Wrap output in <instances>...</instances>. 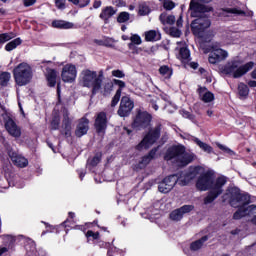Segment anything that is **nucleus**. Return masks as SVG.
<instances>
[{
    "mask_svg": "<svg viewBox=\"0 0 256 256\" xmlns=\"http://www.w3.org/2000/svg\"><path fill=\"white\" fill-rule=\"evenodd\" d=\"M225 185H227V177L222 175L215 179L213 170L200 174L196 181V188L199 191H208L204 198V205H211L220 195H223Z\"/></svg>",
    "mask_w": 256,
    "mask_h": 256,
    "instance_id": "1",
    "label": "nucleus"
},
{
    "mask_svg": "<svg viewBox=\"0 0 256 256\" xmlns=\"http://www.w3.org/2000/svg\"><path fill=\"white\" fill-rule=\"evenodd\" d=\"M255 67V62L250 61L246 64L241 66V61L239 60H233L231 62H228L223 68L222 73L224 75H232L234 79H239L243 77V75H246V73H249L251 69Z\"/></svg>",
    "mask_w": 256,
    "mask_h": 256,
    "instance_id": "2",
    "label": "nucleus"
},
{
    "mask_svg": "<svg viewBox=\"0 0 256 256\" xmlns=\"http://www.w3.org/2000/svg\"><path fill=\"white\" fill-rule=\"evenodd\" d=\"M12 73L18 87H25V85H29L33 80V68L26 62L18 64Z\"/></svg>",
    "mask_w": 256,
    "mask_h": 256,
    "instance_id": "3",
    "label": "nucleus"
},
{
    "mask_svg": "<svg viewBox=\"0 0 256 256\" xmlns=\"http://www.w3.org/2000/svg\"><path fill=\"white\" fill-rule=\"evenodd\" d=\"M82 81L84 87H92V95H97L103 85V70L99 71L98 76L96 71L84 70Z\"/></svg>",
    "mask_w": 256,
    "mask_h": 256,
    "instance_id": "4",
    "label": "nucleus"
},
{
    "mask_svg": "<svg viewBox=\"0 0 256 256\" xmlns=\"http://www.w3.org/2000/svg\"><path fill=\"white\" fill-rule=\"evenodd\" d=\"M226 195L229 197V205L231 207H238V205H249L251 203V196L247 192H242L237 186L228 187Z\"/></svg>",
    "mask_w": 256,
    "mask_h": 256,
    "instance_id": "5",
    "label": "nucleus"
},
{
    "mask_svg": "<svg viewBox=\"0 0 256 256\" xmlns=\"http://www.w3.org/2000/svg\"><path fill=\"white\" fill-rule=\"evenodd\" d=\"M162 125L158 124L154 128L150 129L143 139L135 146L136 151H143V149H149L159 141L161 137Z\"/></svg>",
    "mask_w": 256,
    "mask_h": 256,
    "instance_id": "6",
    "label": "nucleus"
},
{
    "mask_svg": "<svg viewBox=\"0 0 256 256\" xmlns=\"http://www.w3.org/2000/svg\"><path fill=\"white\" fill-rule=\"evenodd\" d=\"M151 121H153V116L149 114V112L139 110L131 124V127L132 129L141 131V129H147V127L151 125Z\"/></svg>",
    "mask_w": 256,
    "mask_h": 256,
    "instance_id": "7",
    "label": "nucleus"
},
{
    "mask_svg": "<svg viewBox=\"0 0 256 256\" xmlns=\"http://www.w3.org/2000/svg\"><path fill=\"white\" fill-rule=\"evenodd\" d=\"M190 27L195 37H203L206 29L211 27V20L207 17H199L191 22Z\"/></svg>",
    "mask_w": 256,
    "mask_h": 256,
    "instance_id": "8",
    "label": "nucleus"
},
{
    "mask_svg": "<svg viewBox=\"0 0 256 256\" xmlns=\"http://www.w3.org/2000/svg\"><path fill=\"white\" fill-rule=\"evenodd\" d=\"M177 183L181 185V180H179L178 174L166 176L161 182L158 183V191L164 194L170 193Z\"/></svg>",
    "mask_w": 256,
    "mask_h": 256,
    "instance_id": "9",
    "label": "nucleus"
},
{
    "mask_svg": "<svg viewBox=\"0 0 256 256\" xmlns=\"http://www.w3.org/2000/svg\"><path fill=\"white\" fill-rule=\"evenodd\" d=\"M108 125H109V120L107 119V113L99 112L96 115V118L94 120V129L97 135L101 137H105V134L107 133Z\"/></svg>",
    "mask_w": 256,
    "mask_h": 256,
    "instance_id": "10",
    "label": "nucleus"
},
{
    "mask_svg": "<svg viewBox=\"0 0 256 256\" xmlns=\"http://www.w3.org/2000/svg\"><path fill=\"white\" fill-rule=\"evenodd\" d=\"M187 152V148H185L182 144H174L166 150L164 154L165 161H173V159H176L178 161L179 158L182 157V155H185Z\"/></svg>",
    "mask_w": 256,
    "mask_h": 256,
    "instance_id": "11",
    "label": "nucleus"
},
{
    "mask_svg": "<svg viewBox=\"0 0 256 256\" xmlns=\"http://www.w3.org/2000/svg\"><path fill=\"white\" fill-rule=\"evenodd\" d=\"M135 107V103L129 96H123L120 100V106L117 111L119 117H129L133 108Z\"/></svg>",
    "mask_w": 256,
    "mask_h": 256,
    "instance_id": "12",
    "label": "nucleus"
},
{
    "mask_svg": "<svg viewBox=\"0 0 256 256\" xmlns=\"http://www.w3.org/2000/svg\"><path fill=\"white\" fill-rule=\"evenodd\" d=\"M4 127L11 137H14L15 139L21 137V127L17 125L11 116L4 117Z\"/></svg>",
    "mask_w": 256,
    "mask_h": 256,
    "instance_id": "13",
    "label": "nucleus"
},
{
    "mask_svg": "<svg viewBox=\"0 0 256 256\" xmlns=\"http://www.w3.org/2000/svg\"><path fill=\"white\" fill-rule=\"evenodd\" d=\"M61 77L64 83H73L77 79V67L73 64H66L62 68Z\"/></svg>",
    "mask_w": 256,
    "mask_h": 256,
    "instance_id": "14",
    "label": "nucleus"
},
{
    "mask_svg": "<svg viewBox=\"0 0 256 256\" xmlns=\"http://www.w3.org/2000/svg\"><path fill=\"white\" fill-rule=\"evenodd\" d=\"M189 10L191 11V17H197V13H210V11H213V7L205 6V4H201L197 0H191Z\"/></svg>",
    "mask_w": 256,
    "mask_h": 256,
    "instance_id": "15",
    "label": "nucleus"
},
{
    "mask_svg": "<svg viewBox=\"0 0 256 256\" xmlns=\"http://www.w3.org/2000/svg\"><path fill=\"white\" fill-rule=\"evenodd\" d=\"M157 151H159V146L152 148L148 152V154L141 157L140 161L135 165V168L139 169V170L145 169L147 167V165H149V163H151V161H153V159H155V157L157 155Z\"/></svg>",
    "mask_w": 256,
    "mask_h": 256,
    "instance_id": "16",
    "label": "nucleus"
},
{
    "mask_svg": "<svg viewBox=\"0 0 256 256\" xmlns=\"http://www.w3.org/2000/svg\"><path fill=\"white\" fill-rule=\"evenodd\" d=\"M228 56L229 54L227 53V51L221 48H217L210 52L208 61L209 63H211V65H217V63H221V61H225Z\"/></svg>",
    "mask_w": 256,
    "mask_h": 256,
    "instance_id": "17",
    "label": "nucleus"
},
{
    "mask_svg": "<svg viewBox=\"0 0 256 256\" xmlns=\"http://www.w3.org/2000/svg\"><path fill=\"white\" fill-rule=\"evenodd\" d=\"M195 209L194 205H183L182 207L173 210L169 217L171 221H181L183 219V215H186V213H191Z\"/></svg>",
    "mask_w": 256,
    "mask_h": 256,
    "instance_id": "18",
    "label": "nucleus"
},
{
    "mask_svg": "<svg viewBox=\"0 0 256 256\" xmlns=\"http://www.w3.org/2000/svg\"><path fill=\"white\" fill-rule=\"evenodd\" d=\"M201 171H203V166H190L188 172L184 175V179L180 180V184L187 185L189 181H193L198 175H201Z\"/></svg>",
    "mask_w": 256,
    "mask_h": 256,
    "instance_id": "19",
    "label": "nucleus"
},
{
    "mask_svg": "<svg viewBox=\"0 0 256 256\" xmlns=\"http://www.w3.org/2000/svg\"><path fill=\"white\" fill-rule=\"evenodd\" d=\"M72 123L73 122L71 121V118H69V110L67 108H64L62 120V129H64V132L61 133L66 139H69V137H71Z\"/></svg>",
    "mask_w": 256,
    "mask_h": 256,
    "instance_id": "20",
    "label": "nucleus"
},
{
    "mask_svg": "<svg viewBox=\"0 0 256 256\" xmlns=\"http://www.w3.org/2000/svg\"><path fill=\"white\" fill-rule=\"evenodd\" d=\"M89 133V120L87 117H82L78 120V124L75 129V136L80 139L84 135Z\"/></svg>",
    "mask_w": 256,
    "mask_h": 256,
    "instance_id": "21",
    "label": "nucleus"
},
{
    "mask_svg": "<svg viewBox=\"0 0 256 256\" xmlns=\"http://www.w3.org/2000/svg\"><path fill=\"white\" fill-rule=\"evenodd\" d=\"M8 155L11 159V161L14 163V165H16V167H27V165H29V160H27V158L17 154V152L15 151H9Z\"/></svg>",
    "mask_w": 256,
    "mask_h": 256,
    "instance_id": "22",
    "label": "nucleus"
},
{
    "mask_svg": "<svg viewBox=\"0 0 256 256\" xmlns=\"http://www.w3.org/2000/svg\"><path fill=\"white\" fill-rule=\"evenodd\" d=\"M117 13V10L113 6H106L102 9L99 17L104 21L105 25L109 23V19Z\"/></svg>",
    "mask_w": 256,
    "mask_h": 256,
    "instance_id": "23",
    "label": "nucleus"
},
{
    "mask_svg": "<svg viewBox=\"0 0 256 256\" xmlns=\"http://www.w3.org/2000/svg\"><path fill=\"white\" fill-rule=\"evenodd\" d=\"M46 81L48 87H55L57 85V70L55 69H48L46 74Z\"/></svg>",
    "mask_w": 256,
    "mask_h": 256,
    "instance_id": "24",
    "label": "nucleus"
},
{
    "mask_svg": "<svg viewBox=\"0 0 256 256\" xmlns=\"http://www.w3.org/2000/svg\"><path fill=\"white\" fill-rule=\"evenodd\" d=\"M52 27L54 29H73L75 24L73 22H67L65 20H54L52 21Z\"/></svg>",
    "mask_w": 256,
    "mask_h": 256,
    "instance_id": "25",
    "label": "nucleus"
},
{
    "mask_svg": "<svg viewBox=\"0 0 256 256\" xmlns=\"http://www.w3.org/2000/svg\"><path fill=\"white\" fill-rule=\"evenodd\" d=\"M195 156L190 153H184L180 158L177 160V163H180L181 167H187L189 163H193Z\"/></svg>",
    "mask_w": 256,
    "mask_h": 256,
    "instance_id": "26",
    "label": "nucleus"
},
{
    "mask_svg": "<svg viewBox=\"0 0 256 256\" xmlns=\"http://www.w3.org/2000/svg\"><path fill=\"white\" fill-rule=\"evenodd\" d=\"M206 241H209L208 235L202 236L200 239L192 242L190 244V250L191 251H199V249H201V247H203V245L206 243Z\"/></svg>",
    "mask_w": 256,
    "mask_h": 256,
    "instance_id": "27",
    "label": "nucleus"
},
{
    "mask_svg": "<svg viewBox=\"0 0 256 256\" xmlns=\"http://www.w3.org/2000/svg\"><path fill=\"white\" fill-rule=\"evenodd\" d=\"M145 41H148V42L161 41V33L157 34V31L149 30L145 32Z\"/></svg>",
    "mask_w": 256,
    "mask_h": 256,
    "instance_id": "28",
    "label": "nucleus"
},
{
    "mask_svg": "<svg viewBox=\"0 0 256 256\" xmlns=\"http://www.w3.org/2000/svg\"><path fill=\"white\" fill-rule=\"evenodd\" d=\"M151 13V7H149V3L141 2L138 6V15L140 17H145Z\"/></svg>",
    "mask_w": 256,
    "mask_h": 256,
    "instance_id": "29",
    "label": "nucleus"
},
{
    "mask_svg": "<svg viewBox=\"0 0 256 256\" xmlns=\"http://www.w3.org/2000/svg\"><path fill=\"white\" fill-rule=\"evenodd\" d=\"M247 204H241L238 207V211L233 214V219L235 221H239V219H243V217H247V210L245 209V206Z\"/></svg>",
    "mask_w": 256,
    "mask_h": 256,
    "instance_id": "30",
    "label": "nucleus"
},
{
    "mask_svg": "<svg viewBox=\"0 0 256 256\" xmlns=\"http://www.w3.org/2000/svg\"><path fill=\"white\" fill-rule=\"evenodd\" d=\"M11 39H15V33L8 32V33H1L0 34V49H3V45L7 43L8 41H11Z\"/></svg>",
    "mask_w": 256,
    "mask_h": 256,
    "instance_id": "31",
    "label": "nucleus"
},
{
    "mask_svg": "<svg viewBox=\"0 0 256 256\" xmlns=\"http://www.w3.org/2000/svg\"><path fill=\"white\" fill-rule=\"evenodd\" d=\"M159 73L162 75V77H165V79H171L173 75V68L163 65L159 68Z\"/></svg>",
    "mask_w": 256,
    "mask_h": 256,
    "instance_id": "32",
    "label": "nucleus"
},
{
    "mask_svg": "<svg viewBox=\"0 0 256 256\" xmlns=\"http://www.w3.org/2000/svg\"><path fill=\"white\" fill-rule=\"evenodd\" d=\"M194 142L196 143V145H198V147H200V149H202V151H204L205 153H213V147H211V145L201 141L199 138H196L194 140Z\"/></svg>",
    "mask_w": 256,
    "mask_h": 256,
    "instance_id": "33",
    "label": "nucleus"
},
{
    "mask_svg": "<svg viewBox=\"0 0 256 256\" xmlns=\"http://www.w3.org/2000/svg\"><path fill=\"white\" fill-rule=\"evenodd\" d=\"M21 43H23V40L21 38H16L5 45V51H13V49H17Z\"/></svg>",
    "mask_w": 256,
    "mask_h": 256,
    "instance_id": "34",
    "label": "nucleus"
},
{
    "mask_svg": "<svg viewBox=\"0 0 256 256\" xmlns=\"http://www.w3.org/2000/svg\"><path fill=\"white\" fill-rule=\"evenodd\" d=\"M179 58L181 61H191V51L187 47H181L179 50Z\"/></svg>",
    "mask_w": 256,
    "mask_h": 256,
    "instance_id": "35",
    "label": "nucleus"
},
{
    "mask_svg": "<svg viewBox=\"0 0 256 256\" xmlns=\"http://www.w3.org/2000/svg\"><path fill=\"white\" fill-rule=\"evenodd\" d=\"M103 159V153L97 152L93 158L88 159V165L90 167H97L101 163V160Z\"/></svg>",
    "mask_w": 256,
    "mask_h": 256,
    "instance_id": "36",
    "label": "nucleus"
},
{
    "mask_svg": "<svg viewBox=\"0 0 256 256\" xmlns=\"http://www.w3.org/2000/svg\"><path fill=\"white\" fill-rule=\"evenodd\" d=\"M9 81H11V73L2 72L0 74V85H1V87H7V85H9Z\"/></svg>",
    "mask_w": 256,
    "mask_h": 256,
    "instance_id": "37",
    "label": "nucleus"
},
{
    "mask_svg": "<svg viewBox=\"0 0 256 256\" xmlns=\"http://www.w3.org/2000/svg\"><path fill=\"white\" fill-rule=\"evenodd\" d=\"M238 95L240 97H247L249 95V86L245 83H240L238 85Z\"/></svg>",
    "mask_w": 256,
    "mask_h": 256,
    "instance_id": "38",
    "label": "nucleus"
},
{
    "mask_svg": "<svg viewBox=\"0 0 256 256\" xmlns=\"http://www.w3.org/2000/svg\"><path fill=\"white\" fill-rule=\"evenodd\" d=\"M222 11H224V13H231L232 15H242L243 17L247 16V12H245V10H239L238 8H224Z\"/></svg>",
    "mask_w": 256,
    "mask_h": 256,
    "instance_id": "39",
    "label": "nucleus"
},
{
    "mask_svg": "<svg viewBox=\"0 0 256 256\" xmlns=\"http://www.w3.org/2000/svg\"><path fill=\"white\" fill-rule=\"evenodd\" d=\"M107 256H125V252L115 246H112L108 249Z\"/></svg>",
    "mask_w": 256,
    "mask_h": 256,
    "instance_id": "40",
    "label": "nucleus"
},
{
    "mask_svg": "<svg viewBox=\"0 0 256 256\" xmlns=\"http://www.w3.org/2000/svg\"><path fill=\"white\" fill-rule=\"evenodd\" d=\"M131 19L129 12H120L117 17V23H127Z\"/></svg>",
    "mask_w": 256,
    "mask_h": 256,
    "instance_id": "41",
    "label": "nucleus"
},
{
    "mask_svg": "<svg viewBox=\"0 0 256 256\" xmlns=\"http://www.w3.org/2000/svg\"><path fill=\"white\" fill-rule=\"evenodd\" d=\"M202 101L204 103H212V101H215V94L211 91H207L202 96Z\"/></svg>",
    "mask_w": 256,
    "mask_h": 256,
    "instance_id": "42",
    "label": "nucleus"
},
{
    "mask_svg": "<svg viewBox=\"0 0 256 256\" xmlns=\"http://www.w3.org/2000/svg\"><path fill=\"white\" fill-rule=\"evenodd\" d=\"M245 210H246V216L247 217H255L256 215V205L252 204L250 206H245Z\"/></svg>",
    "mask_w": 256,
    "mask_h": 256,
    "instance_id": "43",
    "label": "nucleus"
},
{
    "mask_svg": "<svg viewBox=\"0 0 256 256\" xmlns=\"http://www.w3.org/2000/svg\"><path fill=\"white\" fill-rule=\"evenodd\" d=\"M163 8L166 11H173L175 9V2L173 0H163Z\"/></svg>",
    "mask_w": 256,
    "mask_h": 256,
    "instance_id": "44",
    "label": "nucleus"
},
{
    "mask_svg": "<svg viewBox=\"0 0 256 256\" xmlns=\"http://www.w3.org/2000/svg\"><path fill=\"white\" fill-rule=\"evenodd\" d=\"M112 83H113V85L118 86V89L116 91H120V94L123 93V89H125V87H126V84L123 80L113 79Z\"/></svg>",
    "mask_w": 256,
    "mask_h": 256,
    "instance_id": "45",
    "label": "nucleus"
},
{
    "mask_svg": "<svg viewBox=\"0 0 256 256\" xmlns=\"http://www.w3.org/2000/svg\"><path fill=\"white\" fill-rule=\"evenodd\" d=\"M59 125H61V120L59 117H54L50 123V127L52 131L59 130Z\"/></svg>",
    "mask_w": 256,
    "mask_h": 256,
    "instance_id": "46",
    "label": "nucleus"
},
{
    "mask_svg": "<svg viewBox=\"0 0 256 256\" xmlns=\"http://www.w3.org/2000/svg\"><path fill=\"white\" fill-rule=\"evenodd\" d=\"M85 235H86L87 239L92 238L93 241H99V239H100L99 232H93L92 230H88Z\"/></svg>",
    "mask_w": 256,
    "mask_h": 256,
    "instance_id": "47",
    "label": "nucleus"
},
{
    "mask_svg": "<svg viewBox=\"0 0 256 256\" xmlns=\"http://www.w3.org/2000/svg\"><path fill=\"white\" fill-rule=\"evenodd\" d=\"M130 44L132 45H141L143 43V40H141V36L139 34H134L130 37Z\"/></svg>",
    "mask_w": 256,
    "mask_h": 256,
    "instance_id": "48",
    "label": "nucleus"
},
{
    "mask_svg": "<svg viewBox=\"0 0 256 256\" xmlns=\"http://www.w3.org/2000/svg\"><path fill=\"white\" fill-rule=\"evenodd\" d=\"M128 49L132 51V55H139L143 49L141 47H137L136 44H128Z\"/></svg>",
    "mask_w": 256,
    "mask_h": 256,
    "instance_id": "49",
    "label": "nucleus"
},
{
    "mask_svg": "<svg viewBox=\"0 0 256 256\" xmlns=\"http://www.w3.org/2000/svg\"><path fill=\"white\" fill-rule=\"evenodd\" d=\"M119 101H121V94H120V91H116L111 101V107H117V104L119 103Z\"/></svg>",
    "mask_w": 256,
    "mask_h": 256,
    "instance_id": "50",
    "label": "nucleus"
},
{
    "mask_svg": "<svg viewBox=\"0 0 256 256\" xmlns=\"http://www.w3.org/2000/svg\"><path fill=\"white\" fill-rule=\"evenodd\" d=\"M113 82H107L104 85V95H111V91H113Z\"/></svg>",
    "mask_w": 256,
    "mask_h": 256,
    "instance_id": "51",
    "label": "nucleus"
},
{
    "mask_svg": "<svg viewBox=\"0 0 256 256\" xmlns=\"http://www.w3.org/2000/svg\"><path fill=\"white\" fill-rule=\"evenodd\" d=\"M112 77H117L118 79H123V77H125V72H123L122 70H113L112 71Z\"/></svg>",
    "mask_w": 256,
    "mask_h": 256,
    "instance_id": "52",
    "label": "nucleus"
},
{
    "mask_svg": "<svg viewBox=\"0 0 256 256\" xmlns=\"http://www.w3.org/2000/svg\"><path fill=\"white\" fill-rule=\"evenodd\" d=\"M56 93H57V105H61L62 100H61V82H57V89H56Z\"/></svg>",
    "mask_w": 256,
    "mask_h": 256,
    "instance_id": "53",
    "label": "nucleus"
},
{
    "mask_svg": "<svg viewBox=\"0 0 256 256\" xmlns=\"http://www.w3.org/2000/svg\"><path fill=\"white\" fill-rule=\"evenodd\" d=\"M170 35L171 37L179 38L181 37V30L178 28H170Z\"/></svg>",
    "mask_w": 256,
    "mask_h": 256,
    "instance_id": "54",
    "label": "nucleus"
},
{
    "mask_svg": "<svg viewBox=\"0 0 256 256\" xmlns=\"http://www.w3.org/2000/svg\"><path fill=\"white\" fill-rule=\"evenodd\" d=\"M98 245L101 247V248H104V249H110L113 245H111V243L109 242H105V241H98Z\"/></svg>",
    "mask_w": 256,
    "mask_h": 256,
    "instance_id": "55",
    "label": "nucleus"
},
{
    "mask_svg": "<svg viewBox=\"0 0 256 256\" xmlns=\"http://www.w3.org/2000/svg\"><path fill=\"white\" fill-rule=\"evenodd\" d=\"M66 0H55L57 9H65Z\"/></svg>",
    "mask_w": 256,
    "mask_h": 256,
    "instance_id": "56",
    "label": "nucleus"
},
{
    "mask_svg": "<svg viewBox=\"0 0 256 256\" xmlns=\"http://www.w3.org/2000/svg\"><path fill=\"white\" fill-rule=\"evenodd\" d=\"M37 3V0H23L24 7H33Z\"/></svg>",
    "mask_w": 256,
    "mask_h": 256,
    "instance_id": "57",
    "label": "nucleus"
},
{
    "mask_svg": "<svg viewBox=\"0 0 256 256\" xmlns=\"http://www.w3.org/2000/svg\"><path fill=\"white\" fill-rule=\"evenodd\" d=\"M183 117H186V119H190V121H194L195 119V116L187 110L183 111Z\"/></svg>",
    "mask_w": 256,
    "mask_h": 256,
    "instance_id": "58",
    "label": "nucleus"
},
{
    "mask_svg": "<svg viewBox=\"0 0 256 256\" xmlns=\"http://www.w3.org/2000/svg\"><path fill=\"white\" fill-rule=\"evenodd\" d=\"M166 23L167 25H175V16L174 15L167 16Z\"/></svg>",
    "mask_w": 256,
    "mask_h": 256,
    "instance_id": "59",
    "label": "nucleus"
},
{
    "mask_svg": "<svg viewBox=\"0 0 256 256\" xmlns=\"http://www.w3.org/2000/svg\"><path fill=\"white\" fill-rule=\"evenodd\" d=\"M89 3H91V0H79L78 6L80 7V9H83L84 7H87Z\"/></svg>",
    "mask_w": 256,
    "mask_h": 256,
    "instance_id": "60",
    "label": "nucleus"
},
{
    "mask_svg": "<svg viewBox=\"0 0 256 256\" xmlns=\"http://www.w3.org/2000/svg\"><path fill=\"white\" fill-rule=\"evenodd\" d=\"M218 149H220L221 151H224V153H231V149H229L228 147L224 146L223 144H217Z\"/></svg>",
    "mask_w": 256,
    "mask_h": 256,
    "instance_id": "61",
    "label": "nucleus"
},
{
    "mask_svg": "<svg viewBox=\"0 0 256 256\" xmlns=\"http://www.w3.org/2000/svg\"><path fill=\"white\" fill-rule=\"evenodd\" d=\"M116 7H126L127 2L125 0H115Z\"/></svg>",
    "mask_w": 256,
    "mask_h": 256,
    "instance_id": "62",
    "label": "nucleus"
},
{
    "mask_svg": "<svg viewBox=\"0 0 256 256\" xmlns=\"http://www.w3.org/2000/svg\"><path fill=\"white\" fill-rule=\"evenodd\" d=\"M104 47H113V42L111 38L104 39Z\"/></svg>",
    "mask_w": 256,
    "mask_h": 256,
    "instance_id": "63",
    "label": "nucleus"
},
{
    "mask_svg": "<svg viewBox=\"0 0 256 256\" xmlns=\"http://www.w3.org/2000/svg\"><path fill=\"white\" fill-rule=\"evenodd\" d=\"M103 5V2L101 0H95L93 3V9H99Z\"/></svg>",
    "mask_w": 256,
    "mask_h": 256,
    "instance_id": "64",
    "label": "nucleus"
}]
</instances>
